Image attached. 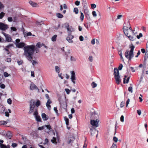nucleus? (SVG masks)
I'll list each match as a JSON object with an SVG mask.
<instances>
[{
  "label": "nucleus",
  "instance_id": "nucleus-43",
  "mask_svg": "<svg viewBox=\"0 0 148 148\" xmlns=\"http://www.w3.org/2000/svg\"><path fill=\"white\" fill-rule=\"evenodd\" d=\"M44 126H45V127H46L47 128V129H49V130H50L51 129V126L49 125H44Z\"/></svg>",
  "mask_w": 148,
  "mask_h": 148
},
{
  "label": "nucleus",
  "instance_id": "nucleus-8",
  "mask_svg": "<svg viewBox=\"0 0 148 148\" xmlns=\"http://www.w3.org/2000/svg\"><path fill=\"white\" fill-rule=\"evenodd\" d=\"M71 73V81L74 84H76L75 80H76V77L75 72L74 71H71L70 72Z\"/></svg>",
  "mask_w": 148,
  "mask_h": 148
},
{
  "label": "nucleus",
  "instance_id": "nucleus-35",
  "mask_svg": "<svg viewBox=\"0 0 148 148\" xmlns=\"http://www.w3.org/2000/svg\"><path fill=\"white\" fill-rule=\"evenodd\" d=\"M32 63V64L34 66L35 64H38V62H36V61H35L34 60H31V61H30Z\"/></svg>",
  "mask_w": 148,
  "mask_h": 148
},
{
  "label": "nucleus",
  "instance_id": "nucleus-56",
  "mask_svg": "<svg viewBox=\"0 0 148 148\" xmlns=\"http://www.w3.org/2000/svg\"><path fill=\"white\" fill-rule=\"evenodd\" d=\"M17 63L19 65L23 63L22 60L18 61L17 62Z\"/></svg>",
  "mask_w": 148,
  "mask_h": 148
},
{
  "label": "nucleus",
  "instance_id": "nucleus-41",
  "mask_svg": "<svg viewBox=\"0 0 148 148\" xmlns=\"http://www.w3.org/2000/svg\"><path fill=\"white\" fill-rule=\"evenodd\" d=\"M133 88L132 87H129L128 88V90L129 92H130L131 93L133 92Z\"/></svg>",
  "mask_w": 148,
  "mask_h": 148
},
{
  "label": "nucleus",
  "instance_id": "nucleus-21",
  "mask_svg": "<svg viewBox=\"0 0 148 148\" xmlns=\"http://www.w3.org/2000/svg\"><path fill=\"white\" fill-rule=\"evenodd\" d=\"M75 139V138L72 136V137L71 138V139H69L68 140L67 143L68 144H69L71 143H72L73 142V141Z\"/></svg>",
  "mask_w": 148,
  "mask_h": 148
},
{
  "label": "nucleus",
  "instance_id": "nucleus-24",
  "mask_svg": "<svg viewBox=\"0 0 148 148\" xmlns=\"http://www.w3.org/2000/svg\"><path fill=\"white\" fill-rule=\"evenodd\" d=\"M91 86L92 88H94L97 86V85L95 82H93L91 83Z\"/></svg>",
  "mask_w": 148,
  "mask_h": 148
},
{
  "label": "nucleus",
  "instance_id": "nucleus-3",
  "mask_svg": "<svg viewBox=\"0 0 148 148\" xmlns=\"http://www.w3.org/2000/svg\"><path fill=\"white\" fill-rule=\"evenodd\" d=\"M114 78L116 83L117 84H119L121 82V79L119 71L116 68H115L114 69Z\"/></svg>",
  "mask_w": 148,
  "mask_h": 148
},
{
  "label": "nucleus",
  "instance_id": "nucleus-22",
  "mask_svg": "<svg viewBox=\"0 0 148 148\" xmlns=\"http://www.w3.org/2000/svg\"><path fill=\"white\" fill-rule=\"evenodd\" d=\"M66 28L67 29V31L68 32V34H71V32L73 31V29L70 28L69 26H66Z\"/></svg>",
  "mask_w": 148,
  "mask_h": 148
},
{
  "label": "nucleus",
  "instance_id": "nucleus-33",
  "mask_svg": "<svg viewBox=\"0 0 148 148\" xmlns=\"http://www.w3.org/2000/svg\"><path fill=\"white\" fill-rule=\"evenodd\" d=\"M73 12L75 13L76 14L78 13L79 10L77 8H74Z\"/></svg>",
  "mask_w": 148,
  "mask_h": 148
},
{
  "label": "nucleus",
  "instance_id": "nucleus-2",
  "mask_svg": "<svg viewBox=\"0 0 148 148\" xmlns=\"http://www.w3.org/2000/svg\"><path fill=\"white\" fill-rule=\"evenodd\" d=\"M134 47V46L133 45H130L129 48L130 49V50H127L125 53V57L129 60H131L134 57L133 51Z\"/></svg>",
  "mask_w": 148,
  "mask_h": 148
},
{
  "label": "nucleus",
  "instance_id": "nucleus-18",
  "mask_svg": "<svg viewBox=\"0 0 148 148\" xmlns=\"http://www.w3.org/2000/svg\"><path fill=\"white\" fill-rule=\"evenodd\" d=\"M41 116L44 121H46L49 118V117L48 116H47L44 113H43L42 114Z\"/></svg>",
  "mask_w": 148,
  "mask_h": 148
},
{
  "label": "nucleus",
  "instance_id": "nucleus-53",
  "mask_svg": "<svg viewBox=\"0 0 148 148\" xmlns=\"http://www.w3.org/2000/svg\"><path fill=\"white\" fill-rule=\"evenodd\" d=\"M123 67V65L122 64H120L119 66L118 67V70H121L122 69V67Z\"/></svg>",
  "mask_w": 148,
  "mask_h": 148
},
{
  "label": "nucleus",
  "instance_id": "nucleus-36",
  "mask_svg": "<svg viewBox=\"0 0 148 148\" xmlns=\"http://www.w3.org/2000/svg\"><path fill=\"white\" fill-rule=\"evenodd\" d=\"M5 13L4 12H2L0 13V19H2L3 17L4 16Z\"/></svg>",
  "mask_w": 148,
  "mask_h": 148
},
{
  "label": "nucleus",
  "instance_id": "nucleus-55",
  "mask_svg": "<svg viewBox=\"0 0 148 148\" xmlns=\"http://www.w3.org/2000/svg\"><path fill=\"white\" fill-rule=\"evenodd\" d=\"M113 140L115 142H117L118 141V138L114 136L113 138Z\"/></svg>",
  "mask_w": 148,
  "mask_h": 148
},
{
  "label": "nucleus",
  "instance_id": "nucleus-28",
  "mask_svg": "<svg viewBox=\"0 0 148 148\" xmlns=\"http://www.w3.org/2000/svg\"><path fill=\"white\" fill-rule=\"evenodd\" d=\"M51 141L52 143L54 144H56L57 143V142L56 140V138L55 137H53V138L51 140Z\"/></svg>",
  "mask_w": 148,
  "mask_h": 148
},
{
  "label": "nucleus",
  "instance_id": "nucleus-51",
  "mask_svg": "<svg viewBox=\"0 0 148 148\" xmlns=\"http://www.w3.org/2000/svg\"><path fill=\"white\" fill-rule=\"evenodd\" d=\"M91 8L92 9H94V8H95L96 7V5L95 4H91Z\"/></svg>",
  "mask_w": 148,
  "mask_h": 148
},
{
  "label": "nucleus",
  "instance_id": "nucleus-7",
  "mask_svg": "<svg viewBox=\"0 0 148 148\" xmlns=\"http://www.w3.org/2000/svg\"><path fill=\"white\" fill-rule=\"evenodd\" d=\"M123 29L124 32L126 35L127 34L128 35V32H130L134 34V32L131 30V27H130L128 29V28L127 27H123Z\"/></svg>",
  "mask_w": 148,
  "mask_h": 148
},
{
  "label": "nucleus",
  "instance_id": "nucleus-31",
  "mask_svg": "<svg viewBox=\"0 0 148 148\" xmlns=\"http://www.w3.org/2000/svg\"><path fill=\"white\" fill-rule=\"evenodd\" d=\"M70 60L72 62H75L76 60V59L73 56H71Z\"/></svg>",
  "mask_w": 148,
  "mask_h": 148
},
{
  "label": "nucleus",
  "instance_id": "nucleus-32",
  "mask_svg": "<svg viewBox=\"0 0 148 148\" xmlns=\"http://www.w3.org/2000/svg\"><path fill=\"white\" fill-rule=\"evenodd\" d=\"M7 123V122L5 121H0V125H4L6 124Z\"/></svg>",
  "mask_w": 148,
  "mask_h": 148
},
{
  "label": "nucleus",
  "instance_id": "nucleus-25",
  "mask_svg": "<svg viewBox=\"0 0 148 148\" xmlns=\"http://www.w3.org/2000/svg\"><path fill=\"white\" fill-rule=\"evenodd\" d=\"M56 71L58 73H59L60 72V69L58 66H56L55 67Z\"/></svg>",
  "mask_w": 148,
  "mask_h": 148
},
{
  "label": "nucleus",
  "instance_id": "nucleus-59",
  "mask_svg": "<svg viewBox=\"0 0 148 148\" xmlns=\"http://www.w3.org/2000/svg\"><path fill=\"white\" fill-rule=\"evenodd\" d=\"M35 51L36 52V53H38V52H39V49L37 48H36L35 47V48H34V52Z\"/></svg>",
  "mask_w": 148,
  "mask_h": 148
},
{
  "label": "nucleus",
  "instance_id": "nucleus-49",
  "mask_svg": "<svg viewBox=\"0 0 148 148\" xmlns=\"http://www.w3.org/2000/svg\"><path fill=\"white\" fill-rule=\"evenodd\" d=\"M143 36V35L142 33H140L139 34V35H137L136 37L138 39H139L140 37H142Z\"/></svg>",
  "mask_w": 148,
  "mask_h": 148
},
{
  "label": "nucleus",
  "instance_id": "nucleus-63",
  "mask_svg": "<svg viewBox=\"0 0 148 148\" xmlns=\"http://www.w3.org/2000/svg\"><path fill=\"white\" fill-rule=\"evenodd\" d=\"M88 59L90 62H92L93 60V58L92 56H90L88 58Z\"/></svg>",
  "mask_w": 148,
  "mask_h": 148
},
{
  "label": "nucleus",
  "instance_id": "nucleus-37",
  "mask_svg": "<svg viewBox=\"0 0 148 148\" xmlns=\"http://www.w3.org/2000/svg\"><path fill=\"white\" fill-rule=\"evenodd\" d=\"M0 148H7L6 146L3 144L0 143Z\"/></svg>",
  "mask_w": 148,
  "mask_h": 148
},
{
  "label": "nucleus",
  "instance_id": "nucleus-47",
  "mask_svg": "<svg viewBox=\"0 0 148 148\" xmlns=\"http://www.w3.org/2000/svg\"><path fill=\"white\" fill-rule=\"evenodd\" d=\"M120 120L122 122H123L124 121V117L123 115H122L120 118Z\"/></svg>",
  "mask_w": 148,
  "mask_h": 148
},
{
  "label": "nucleus",
  "instance_id": "nucleus-23",
  "mask_svg": "<svg viewBox=\"0 0 148 148\" xmlns=\"http://www.w3.org/2000/svg\"><path fill=\"white\" fill-rule=\"evenodd\" d=\"M6 136L7 137V138L9 139H10L12 136L11 133L10 132H8L6 133Z\"/></svg>",
  "mask_w": 148,
  "mask_h": 148
},
{
  "label": "nucleus",
  "instance_id": "nucleus-57",
  "mask_svg": "<svg viewBox=\"0 0 148 148\" xmlns=\"http://www.w3.org/2000/svg\"><path fill=\"white\" fill-rule=\"evenodd\" d=\"M130 101V99H128L127 100L126 102V107H127L128 106V105L129 104V102Z\"/></svg>",
  "mask_w": 148,
  "mask_h": 148
},
{
  "label": "nucleus",
  "instance_id": "nucleus-6",
  "mask_svg": "<svg viewBox=\"0 0 148 148\" xmlns=\"http://www.w3.org/2000/svg\"><path fill=\"white\" fill-rule=\"evenodd\" d=\"M34 107V102L33 100H32L30 103V110L29 112V114H31L33 112Z\"/></svg>",
  "mask_w": 148,
  "mask_h": 148
},
{
  "label": "nucleus",
  "instance_id": "nucleus-14",
  "mask_svg": "<svg viewBox=\"0 0 148 148\" xmlns=\"http://www.w3.org/2000/svg\"><path fill=\"white\" fill-rule=\"evenodd\" d=\"M15 44L16 47L18 48H22L25 46V44L22 42H20L18 43H15Z\"/></svg>",
  "mask_w": 148,
  "mask_h": 148
},
{
  "label": "nucleus",
  "instance_id": "nucleus-45",
  "mask_svg": "<svg viewBox=\"0 0 148 148\" xmlns=\"http://www.w3.org/2000/svg\"><path fill=\"white\" fill-rule=\"evenodd\" d=\"M96 41V39H92L91 41V43L94 45L95 44Z\"/></svg>",
  "mask_w": 148,
  "mask_h": 148
},
{
  "label": "nucleus",
  "instance_id": "nucleus-52",
  "mask_svg": "<svg viewBox=\"0 0 148 148\" xmlns=\"http://www.w3.org/2000/svg\"><path fill=\"white\" fill-rule=\"evenodd\" d=\"M11 30L13 31H16L17 29L16 27H11Z\"/></svg>",
  "mask_w": 148,
  "mask_h": 148
},
{
  "label": "nucleus",
  "instance_id": "nucleus-64",
  "mask_svg": "<svg viewBox=\"0 0 148 148\" xmlns=\"http://www.w3.org/2000/svg\"><path fill=\"white\" fill-rule=\"evenodd\" d=\"M137 113L138 114V115H140L141 114V111L140 110H137Z\"/></svg>",
  "mask_w": 148,
  "mask_h": 148
},
{
  "label": "nucleus",
  "instance_id": "nucleus-40",
  "mask_svg": "<svg viewBox=\"0 0 148 148\" xmlns=\"http://www.w3.org/2000/svg\"><path fill=\"white\" fill-rule=\"evenodd\" d=\"M92 14L93 16L94 17H96L97 16L96 12L95 11H92Z\"/></svg>",
  "mask_w": 148,
  "mask_h": 148
},
{
  "label": "nucleus",
  "instance_id": "nucleus-13",
  "mask_svg": "<svg viewBox=\"0 0 148 148\" xmlns=\"http://www.w3.org/2000/svg\"><path fill=\"white\" fill-rule=\"evenodd\" d=\"M30 88L31 90H37V92H40L39 89L34 84H31L30 85Z\"/></svg>",
  "mask_w": 148,
  "mask_h": 148
},
{
  "label": "nucleus",
  "instance_id": "nucleus-62",
  "mask_svg": "<svg viewBox=\"0 0 148 148\" xmlns=\"http://www.w3.org/2000/svg\"><path fill=\"white\" fill-rule=\"evenodd\" d=\"M13 21L16 22L17 21V18L16 16H15L13 18Z\"/></svg>",
  "mask_w": 148,
  "mask_h": 148
},
{
  "label": "nucleus",
  "instance_id": "nucleus-30",
  "mask_svg": "<svg viewBox=\"0 0 148 148\" xmlns=\"http://www.w3.org/2000/svg\"><path fill=\"white\" fill-rule=\"evenodd\" d=\"M57 16L59 18H61L63 17V15L61 14L57 13L56 14Z\"/></svg>",
  "mask_w": 148,
  "mask_h": 148
},
{
  "label": "nucleus",
  "instance_id": "nucleus-60",
  "mask_svg": "<svg viewBox=\"0 0 148 148\" xmlns=\"http://www.w3.org/2000/svg\"><path fill=\"white\" fill-rule=\"evenodd\" d=\"M17 146V145L16 143H12V146L13 147H15Z\"/></svg>",
  "mask_w": 148,
  "mask_h": 148
},
{
  "label": "nucleus",
  "instance_id": "nucleus-19",
  "mask_svg": "<svg viewBox=\"0 0 148 148\" xmlns=\"http://www.w3.org/2000/svg\"><path fill=\"white\" fill-rule=\"evenodd\" d=\"M126 35L131 40L133 41L135 40L136 39V38L135 36L134 37L133 36H131L130 35V34L129 33L128 35H127V34Z\"/></svg>",
  "mask_w": 148,
  "mask_h": 148
},
{
  "label": "nucleus",
  "instance_id": "nucleus-5",
  "mask_svg": "<svg viewBox=\"0 0 148 148\" xmlns=\"http://www.w3.org/2000/svg\"><path fill=\"white\" fill-rule=\"evenodd\" d=\"M91 118H97L99 116V114L97 112L95 111L93 109H91L90 110Z\"/></svg>",
  "mask_w": 148,
  "mask_h": 148
},
{
  "label": "nucleus",
  "instance_id": "nucleus-12",
  "mask_svg": "<svg viewBox=\"0 0 148 148\" xmlns=\"http://www.w3.org/2000/svg\"><path fill=\"white\" fill-rule=\"evenodd\" d=\"M3 34L6 40L8 42H10L11 41L12 38L10 36L5 33H3Z\"/></svg>",
  "mask_w": 148,
  "mask_h": 148
},
{
  "label": "nucleus",
  "instance_id": "nucleus-44",
  "mask_svg": "<svg viewBox=\"0 0 148 148\" xmlns=\"http://www.w3.org/2000/svg\"><path fill=\"white\" fill-rule=\"evenodd\" d=\"M125 105V103L124 102L122 101L121 102V103L120 104V107L121 108H123Z\"/></svg>",
  "mask_w": 148,
  "mask_h": 148
},
{
  "label": "nucleus",
  "instance_id": "nucleus-50",
  "mask_svg": "<svg viewBox=\"0 0 148 148\" xmlns=\"http://www.w3.org/2000/svg\"><path fill=\"white\" fill-rule=\"evenodd\" d=\"M7 102L9 104H11L12 103V101L10 99H8L7 100Z\"/></svg>",
  "mask_w": 148,
  "mask_h": 148
},
{
  "label": "nucleus",
  "instance_id": "nucleus-20",
  "mask_svg": "<svg viewBox=\"0 0 148 148\" xmlns=\"http://www.w3.org/2000/svg\"><path fill=\"white\" fill-rule=\"evenodd\" d=\"M5 108L2 105H0V113H3L4 111Z\"/></svg>",
  "mask_w": 148,
  "mask_h": 148
},
{
  "label": "nucleus",
  "instance_id": "nucleus-38",
  "mask_svg": "<svg viewBox=\"0 0 148 148\" xmlns=\"http://www.w3.org/2000/svg\"><path fill=\"white\" fill-rule=\"evenodd\" d=\"M119 55L121 57V59H122L123 61V57L122 56V51H119Z\"/></svg>",
  "mask_w": 148,
  "mask_h": 148
},
{
  "label": "nucleus",
  "instance_id": "nucleus-46",
  "mask_svg": "<svg viewBox=\"0 0 148 148\" xmlns=\"http://www.w3.org/2000/svg\"><path fill=\"white\" fill-rule=\"evenodd\" d=\"M8 21L9 22H12V21H13V18L12 17H8Z\"/></svg>",
  "mask_w": 148,
  "mask_h": 148
},
{
  "label": "nucleus",
  "instance_id": "nucleus-15",
  "mask_svg": "<svg viewBox=\"0 0 148 148\" xmlns=\"http://www.w3.org/2000/svg\"><path fill=\"white\" fill-rule=\"evenodd\" d=\"M8 28V26L7 25H5L3 23H0V29L5 30Z\"/></svg>",
  "mask_w": 148,
  "mask_h": 148
},
{
  "label": "nucleus",
  "instance_id": "nucleus-9",
  "mask_svg": "<svg viewBox=\"0 0 148 148\" xmlns=\"http://www.w3.org/2000/svg\"><path fill=\"white\" fill-rule=\"evenodd\" d=\"M99 121V120L98 119H96V120L92 119L90 120V123L92 126L97 127L99 126V124L98 123Z\"/></svg>",
  "mask_w": 148,
  "mask_h": 148
},
{
  "label": "nucleus",
  "instance_id": "nucleus-4",
  "mask_svg": "<svg viewBox=\"0 0 148 148\" xmlns=\"http://www.w3.org/2000/svg\"><path fill=\"white\" fill-rule=\"evenodd\" d=\"M147 55L148 53H147V52H146L144 60L143 63V73L144 74L145 72V71L147 74H148L147 71L146 70L147 68V60L148 58Z\"/></svg>",
  "mask_w": 148,
  "mask_h": 148
},
{
  "label": "nucleus",
  "instance_id": "nucleus-42",
  "mask_svg": "<svg viewBox=\"0 0 148 148\" xmlns=\"http://www.w3.org/2000/svg\"><path fill=\"white\" fill-rule=\"evenodd\" d=\"M117 145L115 143H113L110 148H116Z\"/></svg>",
  "mask_w": 148,
  "mask_h": 148
},
{
  "label": "nucleus",
  "instance_id": "nucleus-1",
  "mask_svg": "<svg viewBox=\"0 0 148 148\" xmlns=\"http://www.w3.org/2000/svg\"><path fill=\"white\" fill-rule=\"evenodd\" d=\"M34 48L35 46L33 45H27L23 48L24 52L23 55L29 61H31L32 59Z\"/></svg>",
  "mask_w": 148,
  "mask_h": 148
},
{
  "label": "nucleus",
  "instance_id": "nucleus-48",
  "mask_svg": "<svg viewBox=\"0 0 148 148\" xmlns=\"http://www.w3.org/2000/svg\"><path fill=\"white\" fill-rule=\"evenodd\" d=\"M65 90L66 93L68 94H69L71 91L68 88L65 89Z\"/></svg>",
  "mask_w": 148,
  "mask_h": 148
},
{
  "label": "nucleus",
  "instance_id": "nucleus-10",
  "mask_svg": "<svg viewBox=\"0 0 148 148\" xmlns=\"http://www.w3.org/2000/svg\"><path fill=\"white\" fill-rule=\"evenodd\" d=\"M74 36L72 35L71 34H68V36L66 38V40L69 43H72L73 42V41L72 39L74 38Z\"/></svg>",
  "mask_w": 148,
  "mask_h": 148
},
{
  "label": "nucleus",
  "instance_id": "nucleus-58",
  "mask_svg": "<svg viewBox=\"0 0 148 148\" xmlns=\"http://www.w3.org/2000/svg\"><path fill=\"white\" fill-rule=\"evenodd\" d=\"M45 128L44 126H43L42 127H39L38 128V130H42L43 129Z\"/></svg>",
  "mask_w": 148,
  "mask_h": 148
},
{
  "label": "nucleus",
  "instance_id": "nucleus-34",
  "mask_svg": "<svg viewBox=\"0 0 148 148\" xmlns=\"http://www.w3.org/2000/svg\"><path fill=\"white\" fill-rule=\"evenodd\" d=\"M81 12V15L80 17V19L81 21H82L84 18V15L83 13L81 12Z\"/></svg>",
  "mask_w": 148,
  "mask_h": 148
},
{
  "label": "nucleus",
  "instance_id": "nucleus-29",
  "mask_svg": "<svg viewBox=\"0 0 148 148\" xmlns=\"http://www.w3.org/2000/svg\"><path fill=\"white\" fill-rule=\"evenodd\" d=\"M42 43L41 44L40 42H38L36 45V46L38 48H40L42 46Z\"/></svg>",
  "mask_w": 148,
  "mask_h": 148
},
{
  "label": "nucleus",
  "instance_id": "nucleus-16",
  "mask_svg": "<svg viewBox=\"0 0 148 148\" xmlns=\"http://www.w3.org/2000/svg\"><path fill=\"white\" fill-rule=\"evenodd\" d=\"M29 3V4L33 7H39L37 3L32 1H30Z\"/></svg>",
  "mask_w": 148,
  "mask_h": 148
},
{
  "label": "nucleus",
  "instance_id": "nucleus-27",
  "mask_svg": "<svg viewBox=\"0 0 148 148\" xmlns=\"http://www.w3.org/2000/svg\"><path fill=\"white\" fill-rule=\"evenodd\" d=\"M40 101L39 100H38L35 103L34 102V105H35L37 107L39 106L40 105Z\"/></svg>",
  "mask_w": 148,
  "mask_h": 148
},
{
  "label": "nucleus",
  "instance_id": "nucleus-11",
  "mask_svg": "<svg viewBox=\"0 0 148 148\" xmlns=\"http://www.w3.org/2000/svg\"><path fill=\"white\" fill-rule=\"evenodd\" d=\"M38 113L37 111H35L34 113V115L35 116L36 120L38 122H41V119L40 116L38 115Z\"/></svg>",
  "mask_w": 148,
  "mask_h": 148
},
{
  "label": "nucleus",
  "instance_id": "nucleus-26",
  "mask_svg": "<svg viewBox=\"0 0 148 148\" xmlns=\"http://www.w3.org/2000/svg\"><path fill=\"white\" fill-rule=\"evenodd\" d=\"M57 37V35H56L53 36L51 38V40L53 42L55 41L56 40Z\"/></svg>",
  "mask_w": 148,
  "mask_h": 148
},
{
  "label": "nucleus",
  "instance_id": "nucleus-39",
  "mask_svg": "<svg viewBox=\"0 0 148 148\" xmlns=\"http://www.w3.org/2000/svg\"><path fill=\"white\" fill-rule=\"evenodd\" d=\"M64 120H65L66 123L67 125H69V119L66 118H64Z\"/></svg>",
  "mask_w": 148,
  "mask_h": 148
},
{
  "label": "nucleus",
  "instance_id": "nucleus-54",
  "mask_svg": "<svg viewBox=\"0 0 148 148\" xmlns=\"http://www.w3.org/2000/svg\"><path fill=\"white\" fill-rule=\"evenodd\" d=\"M4 7V6L2 4L1 2H0V10L3 8Z\"/></svg>",
  "mask_w": 148,
  "mask_h": 148
},
{
  "label": "nucleus",
  "instance_id": "nucleus-17",
  "mask_svg": "<svg viewBox=\"0 0 148 148\" xmlns=\"http://www.w3.org/2000/svg\"><path fill=\"white\" fill-rule=\"evenodd\" d=\"M51 101L50 99H48L47 102L46 103V106L49 110L50 109L51 106L50 105V104H51Z\"/></svg>",
  "mask_w": 148,
  "mask_h": 148
},
{
  "label": "nucleus",
  "instance_id": "nucleus-61",
  "mask_svg": "<svg viewBox=\"0 0 148 148\" xmlns=\"http://www.w3.org/2000/svg\"><path fill=\"white\" fill-rule=\"evenodd\" d=\"M49 142L48 140V139L46 138L45 140V142L43 144L44 145H45L47 144V143H48Z\"/></svg>",
  "mask_w": 148,
  "mask_h": 148
}]
</instances>
